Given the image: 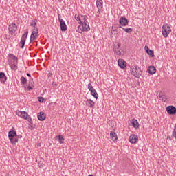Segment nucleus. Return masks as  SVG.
Returning a JSON list of instances; mask_svg holds the SVG:
<instances>
[{"instance_id":"nucleus-6","label":"nucleus","mask_w":176,"mask_h":176,"mask_svg":"<svg viewBox=\"0 0 176 176\" xmlns=\"http://www.w3.org/2000/svg\"><path fill=\"white\" fill-rule=\"evenodd\" d=\"M86 15H81V19H82V22L80 24L82 25V28L83 31H90V26L89 25V22L86 20Z\"/></svg>"},{"instance_id":"nucleus-19","label":"nucleus","mask_w":176,"mask_h":176,"mask_svg":"<svg viewBox=\"0 0 176 176\" xmlns=\"http://www.w3.org/2000/svg\"><path fill=\"white\" fill-rule=\"evenodd\" d=\"M138 141V137L135 135H131L129 136V142L131 144H137Z\"/></svg>"},{"instance_id":"nucleus-1","label":"nucleus","mask_w":176,"mask_h":176,"mask_svg":"<svg viewBox=\"0 0 176 176\" xmlns=\"http://www.w3.org/2000/svg\"><path fill=\"white\" fill-rule=\"evenodd\" d=\"M113 50L116 56H124L126 54V46L123 45H115Z\"/></svg>"},{"instance_id":"nucleus-32","label":"nucleus","mask_w":176,"mask_h":176,"mask_svg":"<svg viewBox=\"0 0 176 176\" xmlns=\"http://www.w3.org/2000/svg\"><path fill=\"white\" fill-rule=\"evenodd\" d=\"M58 138V140L60 144H64V137H63V135H58L57 136Z\"/></svg>"},{"instance_id":"nucleus-33","label":"nucleus","mask_w":176,"mask_h":176,"mask_svg":"<svg viewBox=\"0 0 176 176\" xmlns=\"http://www.w3.org/2000/svg\"><path fill=\"white\" fill-rule=\"evenodd\" d=\"M38 100L39 102H45L46 101V100H45L44 98L41 96L38 97Z\"/></svg>"},{"instance_id":"nucleus-12","label":"nucleus","mask_w":176,"mask_h":176,"mask_svg":"<svg viewBox=\"0 0 176 176\" xmlns=\"http://www.w3.org/2000/svg\"><path fill=\"white\" fill-rule=\"evenodd\" d=\"M166 111L169 115H175L176 108L174 106H168L166 107Z\"/></svg>"},{"instance_id":"nucleus-25","label":"nucleus","mask_w":176,"mask_h":176,"mask_svg":"<svg viewBox=\"0 0 176 176\" xmlns=\"http://www.w3.org/2000/svg\"><path fill=\"white\" fill-rule=\"evenodd\" d=\"M132 126L134 129H138L140 127V124H138V121L135 119L132 120Z\"/></svg>"},{"instance_id":"nucleus-20","label":"nucleus","mask_w":176,"mask_h":176,"mask_svg":"<svg viewBox=\"0 0 176 176\" xmlns=\"http://www.w3.org/2000/svg\"><path fill=\"white\" fill-rule=\"evenodd\" d=\"M8 80V77H6V74L4 72H0V82L1 83H5Z\"/></svg>"},{"instance_id":"nucleus-18","label":"nucleus","mask_w":176,"mask_h":176,"mask_svg":"<svg viewBox=\"0 0 176 176\" xmlns=\"http://www.w3.org/2000/svg\"><path fill=\"white\" fill-rule=\"evenodd\" d=\"M32 89H34V79L30 78L28 83V88L27 87H25V90H28V91H30V90H32Z\"/></svg>"},{"instance_id":"nucleus-29","label":"nucleus","mask_w":176,"mask_h":176,"mask_svg":"<svg viewBox=\"0 0 176 176\" xmlns=\"http://www.w3.org/2000/svg\"><path fill=\"white\" fill-rule=\"evenodd\" d=\"M20 81L22 85H26L27 84V78L24 76H21L20 78Z\"/></svg>"},{"instance_id":"nucleus-11","label":"nucleus","mask_w":176,"mask_h":176,"mask_svg":"<svg viewBox=\"0 0 176 176\" xmlns=\"http://www.w3.org/2000/svg\"><path fill=\"white\" fill-rule=\"evenodd\" d=\"M96 6L98 9L99 14H101V13H102V8H104V2L102 1V0H97Z\"/></svg>"},{"instance_id":"nucleus-5","label":"nucleus","mask_w":176,"mask_h":176,"mask_svg":"<svg viewBox=\"0 0 176 176\" xmlns=\"http://www.w3.org/2000/svg\"><path fill=\"white\" fill-rule=\"evenodd\" d=\"M162 32L164 38H167L171 33V28L168 24H164L162 25Z\"/></svg>"},{"instance_id":"nucleus-22","label":"nucleus","mask_w":176,"mask_h":176,"mask_svg":"<svg viewBox=\"0 0 176 176\" xmlns=\"http://www.w3.org/2000/svg\"><path fill=\"white\" fill-rule=\"evenodd\" d=\"M147 71L151 75H154V74H156V67L155 66H149Z\"/></svg>"},{"instance_id":"nucleus-23","label":"nucleus","mask_w":176,"mask_h":176,"mask_svg":"<svg viewBox=\"0 0 176 176\" xmlns=\"http://www.w3.org/2000/svg\"><path fill=\"white\" fill-rule=\"evenodd\" d=\"M110 138L112 140V141H116L118 140V135H116V133L115 131H111L110 132Z\"/></svg>"},{"instance_id":"nucleus-26","label":"nucleus","mask_w":176,"mask_h":176,"mask_svg":"<svg viewBox=\"0 0 176 176\" xmlns=\"http://www.w3.org/2000/svg\"><path fill=\"white\" fill-rule=\"evenodd\" d=\"M74 17L79 24L83 22V18L81 19L79 15L76 14Z\"/></svg>"},{"instance_id":"nucleus-21","label":"nucleus","mask_w":176,"mask_h":176,"mask_svg":"<svg viewBox=\"0 0 176 176\" xmlns=\"http://www.w3.org/2000/svg\"><path fill=\"white\" fill-rule=\"evenodd\" d=\"M37 118L38 120H41V122H43L45 119H46V114H45L43 112H40L37 115Z\"/></svg>"},{"instance_id":"nucleus-31","label":"nucleus","mask_w":176,"mask_h":176,"mask_svg":"<svg viewBox=\"0 0 176 176\" xmlns=\"http://www.w3.org/2000/svg\"><path fill=\"white\" fill-rule=\"evenodd\" d=\"M30 27H33L34 28H36V19L32 21L30 23Z\"/></svg>"},{"instance_id":"nucleus-9","label":"nucleus","mask_w":176,"mask_h":176,"mask_svg":"<svg viewBox=\"0 0 176 176\" xmlns=\"http://www.w3.org/2000/svg\"><path fill=\"white\" fill-rule=\"evenodd\" d=\"M58 21L60 27V31L65 32L67 31V24L65 23V21L61 19V14H58Z\"/></svg>"},{"instance_id":"nucleus-37","label":"nucleus","mask_w":176,"mask_h":176,"mask_svg":"<svg viewBox=\"0 0 176 176\" xmlns=\"http://www.w3.org/2000/svg\"><path fill=\"white\" fill-rule=\"evenodd\" d=\"M18 138H23V136L21 135L16 136Z\"/></svg>"},{"instance_id":"nucleus-10","label":"nucleus","mask_w":176,"mask_h":176,"mask_svg":"<svg viewBox=\"0 0 176 176\" xmlns=\"http://www.w3.org/2000/svg\"><path fill=\"white\" fill-rule=\"evenodd\" d=\"M88 90L91 91V96H93V97H94L96 100L98 99V94L97 93V91H96L91 83L88 84Z\"/></svg>"},{"instance_id":"nucleus-24","label":"nucleus","mask_w":176,"mask_h":176,"mask_svg":"<svg viewBox=\"0 0 176 176\" xmlns=\"http://www.w3.org/2000/svg\"><path fill=\"white\" fill-rule=\"evenodd\" d=\"M159 99L161 100V101L166 102V101H167V96H166L164 94L160 92L159 94Z\"/></svg>"},{"instance_id":"nucleus-4","label":"nucleus","mask_w":176,"mask_h":176,"mask_svg":"<svg viewBox=\"0 0 176 176\" xmlns=\"http://www.w3.org/2000/svg\"><path fill=\"white\" fill-rule=\"evenodd\" d=\"M131 73L135 78H140L142 75L141 69L137 67V65L131 67Z\"/></svg>"},{"instance_id":"nucleus-35","label":"nucleus","mask_w":176,"mask_h":176,"mask_svg":"<svg viewBox=\"0 0 176 176\" xmlns=\"http://www.w3.org/2000/svg\"><path fill=\"white\" fill-rule=\"evenodd\" d=\"M27 76H29V78H31V74L30 73L26 74Z\"/></svg>"},{"instance_id":"nucleus-17","label":"nucleus","mask_w":176,"mask_h":176,"mask_svg":"<svg viewBox=\"0 0 176 176\" xmlns=\"http://www.w3.org/2000/svg\"><path fill=\"white\" fill-rule=\"evenodd\" d=\"M144 50L150 57H155V52H153V50L149 49V47L148 45H145Z\"/></svg>"},{"instance_id":"nucleus-34","label":"nucleus","mask_w":176,"mask_h":176,"mask_svg":"<svg viewBox=\"0 0 176 176\" xmlns=\"http://www.w3.org/2000/svg\"><path fill=\"white\" fill-rule=\"evenodd\" d=\"M118 32V28L113 29V30L111 31V38H113V32Z\"/></svg>"},{"instance_id":"nucleus-7","label":"nucleus","mask_w":176,"mask_h":176,"mask_svg":"<svg viewBox=\"0 0 176 176\" xmlns=\"http://www.w3.org/2000/svg\"><path fill=\"white\" fill-rule=\"evenodd\" d=\"M16 115L18 116H20L23 119H25V120H27L30 123H31V122H32V119L31 118V116H28V113H27L25 111H16Z\"/></svg>"},{"instance_id":"nucleus-3","label":"nucleus","mask_w":176,"mask_h":176,"mask_svg":"<svg viewBox=\"0 0 176 176\" xmlns=\"http://www.w3.org/2000/svg\"><path fill=\"white\" fill-rule=\"evenodd\" d=\"M14 137H17V132H16L14 127H12L8 132V138L11 144H16V142H19V138Z\"/></svg>"},{"instance_id":"nucleus-30","label":"nucleus","mask_w":176,"mask_h":176,"mask_svg":"<svg viewBox=\"0 0 176 176\" xmlns=\"http://www.w3.org/2000/svg\"><path fill=\"white\" fill-rule=\"evenodd\" d=\"M84 31L83 30V28H82V24H80V25H78L76 28V32H79V34H82V32Z\"/></svg>"},{"instance_id":"nucleus-28","label":"nucleus","mask_w":176,"mask_h":176,"mask_svg":"<svg viewBox=\"0 0 176 176\" xmlns=\"http://www.w3.org/2000/svg\"><path fill=\"white\" fill-rule=\"evenodd\" d=\"M8 57L11 60H13L14 61H17V60H18L17 57H16V56H14L13 54H10L8 55Z\"/></svg>"},{"instance_id":"nucleus-39","label":"nucleus","mask_w":176,"mask_h":176,"mask_svg":"<svg viewBox=\"0 0 176 176\" xmlns=\"http://www.w3.org/2000/svg\"><path fill=\"white\" fill-rule=\"evenodd\" d=\"M48 75H52V74H51V73H49Z\"/></svg>"},{"instance_id":"nucleus-14","label":"nucleus","mask_w":176,"mask_h":176,"mask_svg":"<svg viewBox=\"0 0 176 176\" xmlns=\"http://www.w3.org/2000/svg\"><path fill=\"white\" fill-rule=\"evenodd\" d=\"M10 32L14 34L17 31V25L14 23H12L8 28Z\"/></svg>"},{"instance_id":"nucleus-27","label":"nucleus","mask_w":176,"mask_h":176,"mask_svg":"<svg viewBox=\"0 0 176 176\" xmlns=\"http://www.w3.org/2000/svg\"><path fill=\"white\" fill-rule=\"evenodd\" d=\"M122 28V30L125 31L126 32V34H131V32H133V28Z\"/></svg>"},{"instance_id":"nucleus-13","label":"nucleus","mask_w":176,"mask_h":176,"mask_svg":"<svg viewBox=\"0 0 176 176\" xmlns=\"http://www.w3.org/2000/svg\"><path fill=\"white\" fill-rule=\"evenodd\" d=\"M27 36H28V29H26L25 30V33L22 35L21 39V45H25V41L27 39Z\"/></svg>"},{"instance_id":"nucleus-40","label":"nucleus","mask_w":176,"mask_h":176,"mask_svg":"<svg viewBox=\"0 0 176 176\" xmlns=\"http://www.w3.org/2000/svg\"><path fill=\"white\" fill-rule=\"evenodd\" d=\"M14 67H16V65H14Z\"/></svg>"},{"instance_id":"nucleus-8","label":"nucleus","mask_w":176,"mask_h":176,"mask_svg":"<svg viewBox=\"0 0 176 176\" xmlns=\"http://www.w3.org/2000/svg\"><path fill=\"white\" fill-rule=\"evenodd\" d=\"M129 25V19L124 16H121L119 19V25H118L117 28H122Z\"/></svg>"},{"instance_id":"nucleus-38","label":"nucleus","mask_w":176,"mask_h":176,"mask_svg":"<svg viewBox=\"0 0 176 176\" xmlns=\"http://www.w3.org/2000/svg\"><path fill=\"white\" fill-rule=\"evenodd\" d=\"M21 49H24V45H21Z\"/></svg>"},{"instance_id":"nucleus-16","label":"nucleus","mask_w":176,"mask_h":176,"mask_svg":"<svg viewBox=\"0 0 176 176\" xmlns=\"http://www.w3.org/2000/svg\"><path fill=\"white\" fill-rule=\"evenodd\" d=\"M86 105L89 108H91L92 109H94L96 107V103L94 101L91 100V99H87L86 101Z\"/></svg>"},{"instance_id":"nucleus-36","label":"nucleus","mask_w":176,"mask_h":176,"mask_svg":"<svg viewBox=\"0 0 176 176\" xmlns=\"http://www.w3.org/2000/svg\"><path fill=\"white\" fill-rule=\"evenodd\" d=\"M52 85H53V86H57V83L54 82H52Z\"/></svg>"},{"instance_id":"nucleus-2","label":"nucleus","mask_w":176,"mask_h":176,"mask_svg":"<svg viewBox=\"0 0 176 176\" xmlns=\"http://www.w3.org/2000/svg\"><path fill=\"white\" fill-rule=\"evenodd\" d=\"M38 36H39V32L38 31V28H33L32 34L30 35V43L40 45L41 41H36V38H38Z\"/></svg>"},{"instance_id":"nucleus-15","label":"nucleus","mask_w":176,"mask_h":176,"mask_svg":"<svg viewBox=\"0 0 176 176\" xmlns=\"http://www.w3.org/2000/svg\"><path fill=\"white\" fill-rule=\"evenodd\" d=\"M118 63L122 69H124V68H126V67H127V63H126V60H124L123 59H118Z\"/></svg>"}]
</instances>
